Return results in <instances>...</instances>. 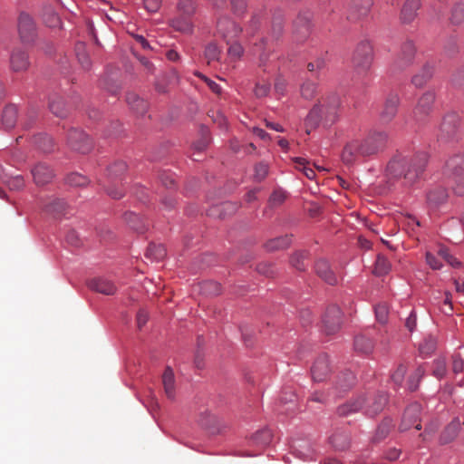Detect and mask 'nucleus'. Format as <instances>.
Segmentation results:
<instances>
[{"instance_id":"54","label":"nucleus","mask_w":464,"mask_h":464,"mask_svg":"<svg viewBox=\"0 0 464 464\" xmlns=\"http://www.w3.org/2000/svg\"><path fill=\"white\" fill-rule=\"evenodd\" d=\"M127 166L123 161H116L113 165L110 166L108 169V174L111 178H119L121 177L124 171L126 170Z\"/></svg>"},{"instance_id":"12","label":"nucleus","mask_w":464,"mask_h":464,"mask_svg":"<svg viewBox=\"0 0 464 464\" xmlns=\"http://www.w3.org/2000/svg\"><path fill=\"white\" fill-rule=\"evenodd\" d=\"M435 94L432 92H424L418 100L413 110V117L417 121H422L432 111Z\"/></svg>"},{"instance_id":"44","label":"nucleus","mask_w":464,"mask_h":464,"mask_svg":"<svg viewBox=\"0 0 464 464\" xmlns=\"http://www.w3.org/2000/svg\"><path fill=\"white\" fill-rule=\"evenodd\" d=\"M256 44V48H260V50H261V53L259 54V59H258V67L260 69H262V71L264 72H266V67L268 64V60H269V52H267L266 49V42L264 39H262L260 41L259 45L257 44Z\"/></svg>"},{"instance_id":"49","label":"nucleus","mask_w":464,"mask_h":464,"mask_svg":"<svg viewBox=\"0 0 464 464\" xmlns=\"http://www.w3.org/2000/svg\"><path fill=\"white\" fill-rule=\"evenodd\" d=\"M436 339L432 336L425 338L420 344V352L422 354H430L436 349Z\"/></svg>"},{"instance_id":"17","label":"nucleus","mask_w":464,"mask_h":464,"mask_svg":"<svg viewBox=\"0 0 464 464\" xmlns=\"http://www.w3.org/2000/svg\"><path fill=\"white\" fill-rule=\"evenodd\" d=\"M314 272L324 282L330 285H335L338 283V276L325 258L320 257L315 261Z\"/></svg>"},{"instance_id":"21","label":"nucleus","mask_w":464,"mask_h":464,"mask_svg":"<svg viewBox=\"0 0 464 464\" xmlns=\"http://www.w3.org/2000/svg\"><path fill=\"white\" fill-rule=\"evenodd\" d=\"M448 196V192L443 187L435 186L427 192V205L430 209H437L447 201Z\"/></svg>"},{"instance_id":"40","label":"nucleus","mask_w":464,"mask_h":464,"mask_svg":"<svg viewBox=\"0 0 464 464\" xmlns=\"http://www.w3.org/2000/svg\"><path fill=\"white\" fill-rule=\"evenodd\" d=\"M258 79L255 84V88L253 90L254 94L256 98H264L266 97L270 92V82L263 78L260 75H257Z\"/></svg>"},{"instance_id":"19","label":"nucleus","mask_w":464,"mask_h":464,"mask_svg":"<svg viewBox=\"0 0 464 464\" xmlns=\"http://www.w3.org/2000/svg\"><path fill=\"white\" fill-rule=\"evenodd\" d=\"M31 174L37 186L48 184L54 177L52 168L44 162L35 164L31 169Z\"/></svg>"},{"instance_id":"23","label":"nucleus","mask_w":464,"mask_h":464,"mask_svg":"<svg viewBox=\"0 0 464 464\" xmlns=\"http://www.w3.org/2000/svg\"><path fill=\"white\" fill-rule=\"evenodd\" d=\"M44 210L54 218H59L65 214L67 204L63 199L50 198L42 203Z\"/></svg>"},{"instance_id":"63","label":"nucleus","mask_w":464,"mask_h":464,"mask_svg":"<svg viewBox=\"0 0 464 464\" xmlns=\"http://www.w3.org/2000/svg\"><path fill=\"white\" fill-rule=\"evenodd\" d=\"M196 75L198 77L203 79L213 92H215L216 94H218V95L221 93L222 89L217 82H215L214 81L204 76L200 72H196Z\"/></svg>"},{"instance_id":"16","label":"nucleus","mask_w":464,"mask_h":464,"mask_svg":"<svg viewBox=\"0 0 464 464\" xmlns=\"http://www.w3.org/2000/svg\"><path fill=\"white\" fill-rule=\"evenodd\" d=\"M18 33L24 43H31L35 37V25L33 18L25 13H22L18 18Z\"/></svg>"},{"instance_id":"38","label":"nucleus","mask_w":464,"mask_h":464,"mask_svg":"<svg viewBox=\"0 0 464 464\" xmlns=\"http://www.w3.org/2000/svg\"><path fill=\"white\" fill-rule=\"evenodd\" d=\"M166 256V249L162 245L150 244L146 251V256L151 260L159 261Z\"/></svg>"},{"instance_id":"62","label":"nucleus","mask_w":464,"mask_h":464,"mask_svg":"<svg viewBox=\"0 0 464 464\" xmlns=\"http://www.w3.org/2000/svg\"><path fill=\"white\" fill-rule=\"evenodd\" d=\"M375 314H376L377 320L380 323L384 324L387 321V317H388L387 306L385 304H378L375 307Z\"/></svg>"},{"instance_id":"46","label":"nucleus","mask_w":464,"mask_h":464,"mask_svg":"<svg viewBox=\"0 0 464 464\" xmlns=\"http://www.w3.org/2000/svg\"><path fill=\"white\" fill-rule=\"evenodd\" d=\"M272 433L269 430H262L252 436V440L259 446H266L270 443Z\"/></svg>"},{"instance_id":"64","label":"nucleus","mask_w":464,"mask_h":464,"mask_svg":"<svg viewBox=\"0 0 464 464\" xmlns=\"http://www.w3.org/2000/svg\"><path fill=\"white\" fill-rule=\"evenodd\" d=\"M149 314L144 309H140L137 313L136 321L137 325L141 329L148 322Z\"/></svg>"},{"instance_id":"59","label":"nucleus","mask_w":464,"mask_h":464,"mask_svg":"<svg viewBox=\"0 0 464 464\" xmlns=\"http://www.w3.org/2000/svg\"><path fill=\"white\" fill-rule=\"evenodd\" d=\"M438 254L440 256H441L445 261H447L452 266H459L460 264L459 261H457V259L453 256H451L449 253L448 248H446L444 246L440 247Z\"/></svg>"},{"instance_id":"30","label":"nucleus","mask_w":464,"mask_h":464,"mask_svg":"<svg viewBox=\"0 0 464 464\" xmlns=\"http://www.w3.org/2000/svg\"><path fill=\"white\" fill-rule=\"evenodd\" d=\"M126 101L131 110L136 111L139 114H143L146 112L148 108V103L143 99L140 98L136 93L130 92L127 94Z\"/></svg>"},{"instance_id":"18","label":"nucleus","mask_w":464,"mask_h":464,"mask_svg":"<svg viewBox=\"0 0 464 464\" xmlns=\"http://www.w3.org/2000/svg\"><path fill=\"white\" fill-rule=\"evenodd\" d=\"M10 68L13 72L26 71L30 66L29 56L26 51L21 47H15L10 54Z\"/></svg>"},{"instance_id":"27","label":"nucleus","mask_w":464,"mask_h":464,"mask_svg":"<svg viewBox=\"0 0 464 464\" xmlns=\"http://www.w3.org/2000/svg\"><path fill=\"white\" fill-rule=\"evenodd\" d=\"M354 375L351 372H344L336 376L334 382V390L337 392H343L350 389L354 383Z\"/></svg>"},{"instance_id":"57","label":"nucleus","mask_w":464,"mask_h":464,"mask_svg":"<svg viewBox=\"0 0 464 464\" xmlns=\"http://www.w3.org/2000/svg\"><path fill=\"white\" fill-rule=\"evenodd\" d=\"M286 198L285 192L281 189L275 190L269 198V204L272 207L281 205Z\"/></svg>"},{"instance_id":"58","label":"nucleus","mask_w":464,"mask_h":464,"mask_svg":"<svg viewBox=\"0 0 464 464\" xmlns=\"http://www.w3.org/2000/svg\"><path fill=\"white\" fill-rule=\"evenodd\" d=\"M84 47L82 44L77 47V58L79 63L82 64L83 69L87 70L90 68L91 62L89 56L84 52Z\"/></svg>"},{"instance_id":"14","label":"nucleus","mask_w":464,"mask_h":464,"mask_svg":"<svg viewBox=\"0 0 464 464\" xmlns=\"http://www.w3.org/2000/svg\"><path fill=\"white\" fill-rule=\"evenodd\" d=\"M373 0H352L349 4L347 19L356 22L370 13Z\"/></svg>"},{"instance_id":"2","label":"nucleus","mask_w":464,"mask_h":464,"mask_svg":"<svg viewBox=\"0 0 464 464\" xmlns=\"http://www.w3.org/2000/svg\"><path fill=\"white\" fill-rule=\"evenodd\" d=\"M388 135L384 131H372L364 139H353L345 144L342 160L344 164L351 165L360 158L373 156L386 147Z\"/></svg>"},{"instance_id":"35","label":"nucleus","mask_w":464,"mask_h":464,"mask_svg":"<svg viewBox=\"0 0 464 464\" xmlns=\"http://www.w3.org/2000/svg\"><path fill=\"white\" fill-rule=\"evenodd\" d=\"M34 143L44 153L53 151L54 144L53 139L46 134H39L34 138Z\"/></svg>"},{"instance_id":"3","label":"nucleus","mask_w":464,"mask_h":464,"mask_svg":"<svg viewBox=\"0 0 464 464\" xmlns=\"http://www.w3.org/2000/svg\"><path fill=\"white\" fill-rule=\"evenodd\" d=\"M340 98L336 93H331L322 98L318 104L314 105L304 121L306 132L315 129L321 122L324 126L334 123L338 118Z\"/></svg>"},{"instance_id":"43","label":"nucleus","mask_w":464,"mask_h":464,"mask_svg":"<svg viewBox=\"0 0 464 464\" xmlns=\"http://www.w3.org/2000/svg\"><path fill=\"white\" fill-rule=\"evenodd\" d=\"M178 11L183 16H191L196 11L194 0H179L178 3Z\"/></svg>"},{"instance_id":"50","label":"nucleus","mask_w":464,"mask_h":464,"mask_svg":"<svg viewBox=\"0 0 464 464\" xmlns=\"http://www.w3.org/2000/svg\"><path fill=\"white\" fill-rule=\"evenodd\" d=\"M300 92L303 98L310 100L316 92V84L311 81H306L302 84Z\"/></svg>"},{"instance_id":"36","label":"nucleus","mask_w":464,"mask_h":464,"mask_svg":"<svg viewBox=\"0 0 464 464\" xmlns=\"http://www.w3.org/2000/svg\"><path fill=\"white\" fill-rule=\"evenodd\" d=\"M354 349L358 353L368 354L373 349V343L371 339L359 335L354 340Z\"/></svg>"},{"instance_id":"41","label":"nucleus","mask_w":464,"mask_h":464,"mask_svg":"<svg viewBox=\"0 0 464 464\" xmlns=\"http://www.w3.org/2000/svg\"><path fill=\"white\" fill-rule=\"evenodd\" d=\"M294 161L295 163V169L302 171L307 179H314L315 178L314 170L307 166L309 162L304 158L298 157L295 158Z\"/></svg>"},{"instance_id":"24","label":"nucleus","mask_w":464,"mask_h":464,"mask_svg":"<svg viewBox=\"0 0 464 464\" xmlns=\"http://www.w3.org/2000/svg\"><path fill=\"white\" fill-rule=\"evenodd\" d=\"M421 5V0H406L401 12V20L404 24L411 23L417 16V11Z\"/></svg>"},{"instance_id":"51","label":"nucleus","mask_w":464,"mask_h":464,"mask_svg":"<svg viewBox=\"0 0 464 464\" xmlns=\"http://www.w3.org/2000/svg\"><path fill=\"white\" fill-rule=\"evenodd\" d=\"M447 372L446 361L443 358H439L433 362L432 374L438 379L444 377Z\"/></svg>"},{"instance_id":"33","label":"nucleus","mask_w":464,"mask_h":464,"mask_svg":"<svg viewBox=\"0 0 464 464\" xmlns=\"http://www.w3.org/2000/svg\"><path fill=\"white\" fill-rule=\"evenodd\" d=\"M393 427H394V423L392 419H390V418L383 419L382 421L379 424V426L375 431L373 440L381 441L383 439H385L389 435L390 431L392 430Z\"/></svg>"},{"instance_id":"45","label":"nucleus","mask_w":464,"mask_h":464,"mask_svg":"<svg viewBox=\"0 0 464 464\" xmlns=\"http://www.w3.org/2000/svg\"><path fill=\"white\" fill-rule=\"evenodd\" d=\"M391 269V264L386 257L379 255L375 266H374V274L377 276L386 275Z\"/></svg>"},{"instance_id":"61","label":"nucleus","mask_w":464,"mask_h":464,"mask_svg":"<svg viewBox=\"0 0 464 464\" xmlns=\"http://www.w3.org/2000/svg\"><path fill=\"white\" fill-rule=\"evenodd\" d=\"M283 33V20L280 17H276L272 22V35L275 39H277Z\"/></svg>"},{"instance_id":"8","label":"nucleus","mask_w":464,"mask_h":464,"mask_svg":"<svg viewBox=\"0 0 464 464\" xmlns=\"http://www.w3.org/2000/svg\"><path fill=\"white\" fill-rule=\"evenodd\" d=\"M416 48L411 41H406L401 46V49L393 62L395 71H402L412 64L415 57Z\"/></svg>"},{"instance_id":"9","label":"nucleus","mask_w":464,"mask_h":464,"mask_svg":"<svg viewBox=\"0 0 464 464\" xmlns=\"http://www.w3.org/2000/svg\"><path fill=\"white\" fill-rule=\"evenodd\" d=\"M68 144L72 150L82 154L90 152L92 149V140L84 132L76 129L69 131Z\"/></svg>"},{"instance_id":"4","label":"nucleus","mask_w":464,"mask_h":464,"mask_svg":"<svg viewBox=\"0 0 464 464\" xmlns=\"http://www.w3.org/2000/svg\"><path fill=\"white\" fill-rule=\"evenodd\" d=\"M387 401L388 398L385 393H377L369 398L361 395L339 406L337 413L339 416H348L363 410L366 415L373 417L383 410Z\"/></svg>"},{"instance_id":"11","label":"nucleus","mask_w":464,"mask_h":464,"mask_svg":"<svg viewBox=\"0 0 464 464\" xmlns=\"http://www.w3.org/2000/svg\"><path fill=\"white\" fill-rule=\"evenodd\" d=\"M421 411V406L418 402L410 404L404 411L400 430L405 431L414 425L415 429L420 430L421 425L420 422V414Z\"/></svg>"},{"instance_id":"53","label":"nucleus","mask_w":464,"mask_h":464,"mask_svg":"<svg viewBox=\"0 0 464 464\" xmlns=\"http://www.w3.org/2000/svg\"><path fill=\"white\" fill-rule=\"evenodd\" d=\"M464 21V3L458 4L451 12L450 22L459 24Z\"/></svg>"},{"instance_id":"31","label":"nucleus","mask_w":464,"mask_h":464,"mask_svg":"<svg viewBox=\"0 0 464 464\" xmlns=\"http://www.w3.org/2000/svg\"><path fill=\"white\" fill-rule=\"evenodd\" d=\"M291 244V237L285 235L268 240L265 247L267 251H276L288 247Z\"/></svg>"},{"instance_id":"7","label":"nucleus","mask_w":464,"mask_h":464,"mask_svg":"<svg viewBox=\"0 0 464 464\" xmlns=\"http://www.w3.org/2000/svg\"><path fill=\"white\" fill-rule=\"evenodd\" d=\"M459 125L458 114L454 112L446 114L440 124L438 139L443 141L455 139L459 134Z\"/></svg>"},{"instance_id":"39","label":"nucleus","mask_w":464,"mask_h":464,"mask_svg":"<svg viewBox=\"0 0 464 464\" xmlns=\"http://www.w3.org/2000/svg\"><path fill=\"white\" fill-rule=\"evenodd\" d=\"M425 369L423 366L419 365L414 372L410 375L407 381L408 389L411 392L417 390L419 386V382L421 378L424 376Z\"/></svg>"},{"instance_id":"29","label":"nucleus","mask_w":464,"mask_h":464,"mask_svg":"<svg viewBox=\"0 0 464 464\" xmlns=\"http://www.w3.org/2000/svg\"><path fill=\"white\" fill-rule=\"evenodd\" d=\"M432 67L429 64H425L421 70L413 75L411 82L417 88H421L432 76Z\"/></svg>"},{"instance_id":"60","label":"nucleus","mask_w":464,"mask_h":464,"mask_svg":"<svg viewBox=\"0 0 464 464\" xmlns=\"http://www.w3.org/2000/svg\"><path fill=\"white\" fill-rule=\"evenodd\" d=\"M268 173V166L266 163H258L255 168V179L257 181L263 180Z\"/></svg>"},{"instance_id":"52","label":"nucleus","mask_w":464,"mask_h":464,"mask_svg":"<svg viewBox=\"0 0 464 464\" xmlns=\"http://www.w3.org/2000/svg\"><path fill=\"white\" fill-rule=\"evenodd\" d=\"M307 252L305 251H298L295 253L291 257V264L294 267H295L298 270H304V259L307 257Z\"/></svg>"},{"instance_id":"47","label":"nucleus","mask_w":464,"mask_h":464,"mask_svg":"<svg viewBox=\"0 0 464 464\" xmlns=\"http://www.w3.org/2000/svg\"><path fill=\"white\" fill-rule=\"evenodd\" d=\"M66 183L70 186L83 187L89 183V179L80 173H71L66 178Z\"/></svg>"},{"instance_id":"34","label":"nucleus","mask_w":464,"mask_h":464,"mask_svg":"<svg viewBox=\"0 0 464 464\" xmlns=\"http://www.w3.org/2000/svg\"><path fill=\"white\" fill-rule=\"evenodd\" d=\"M50 111L57 117L63 118L67 114V110L64 106L63 101L60 96H53L49 100Z\"/></svg>"},{"instance_id":"37","label":"nucleus","mask_w":464,"mask_h":464,"mask_svg":"<svg viewBox=\"0 0 464 464\" xmlns=\"http://www.w3.org/2000/svg\"><path fill=\"white\" fill-rule=\"evenodd\" d=\"M199 292L205 295H217L221 292V286L215 281H205L198 285Z\"/></svg>"},{"instance_id":"28","label":"nucleus","mask_w":464,"mask_h":464,"mask_svg":"<svg viewBox=\"0 0 464 464\" xmlns=\"http://www.w3.org/2000/svg\"><path fill=\"white\" fill-rule=\"evenodd\" d=\"M17 120V108L14 105L6 106L2 113L1 123L5 130L14 127Z\"/></svg>"},{"instance_id":"25","label":"nucleus","mask_w":464,"mask_h":464,"mask_svg":"<svg viewBox=\"0 0 464 464\" xmlns=\"http://www.w3.org/2000/svg\"><path fill=\"white\" fill-rule=\"evenodd\" d=\"M311 26L309 17L299 15L295 21V34L299 42L304 41L310 34Z\"/></svg>"},{"instance_id":"6","label":"nucleus","mask_w":464,"mask_h":464,"mask_svg":"<svg viewBox=\"0 0 464 464\" xmlns=\"http://www.w3.org/2000/svg\"><path fill=\"white\" fill-rule=\"evenodd\" d=\"M373 61V48L368 40L360 42L353 53V66L355 72L360 74H366Z\"/></svg>"},{"instance_id":"55","label":"nucleus","mask_w":464,"mask_h":464,"mask_svg":"<svg viewBox=\"0 0 464 464\" xmlns=\"http://www.w3.org/2000/svg\"><path fill=\"white\" fill-rule=\"evenodd\" d=\"M406 367L404 364H400L396 371L391 375L392 382L397 385L401 386L405 376Z\"/></svg>"},{"instance_id":"26","label":"nucleus","mask_w":464,"mask_h":464,"mask_svg":"<svg viewBox=\"0 0 464 464\" xmlns=\"http://www.w3.org/2000/svg\"><path fill=\"white\" fill-rule=\"evenodd\" d=\"M162 384L166 396L169 400L175 398V377L170 367H167L162 374Z\"/></svg>"},{"instance_id":"32","label":"nucleus","mask_w":464,"mask_h":464,"mask_svg":"<svg viewBox=\"0 0 464 464\" xmlns=\"http://www.w3.org/2000/svg\"><path fill=\"white\" fill-rule=\"evenodd\" d=\"M460 421L459 420H454L453 421H451L442 432L440 436V442L442 444H446L454 440V438L458 435Z\"/></svg>"},{"instance_id":"20","label":"nucleus","mask_w":464,"mask_h":464,"mask_svg":"<svg viewBox=\"0 0 464 464\" xmlns=\"http://www.w3.org/2000/svg\"><path fill=\"white\" fill-rule=\"evenodd\" d=\"M330 371L328 356L322 354L316 358L311 368L312 378L314 382H323L326 379Z\"/></svg>"},{"instance_id":"56","label":"nucleus","mask_w":464,"mask_h":464,"mask_svg":"<svg viewBox=\"0 0 464 464\" xmlns=\"http://www.w3.org/2000/svg\"><path fill=\"white\" fill-rule=\"evenodd\" d=\"M5 183L12 190H19L24 187V178L20 175L9 178Z\"/></svg>"},{"instance_id":"10","label":"nucleus","mask_w":464,"mask_h":464,"mask_svg":"<svg viewBox=\"0 0 464 464\" xmlns=\"http://www.w3.org/2000/svg\"><path fill=\"white\" fill-rule=\"evenodd\" d=\"M341 324L342 312L340 308L335 304L330 305L323 317L324 331L326 334H333L340 329Z\"/></svg>"},{"instance_id":"22","label":"nucleus","mask_w":464,"mask_h":464,"mask_svg":"<svg viewBox=\"0 0 464 464\" xmlns=\"http://www.w3.org/2000/svg\"><path fill=\"white\" fill-rule=\"evenodd\" d=\"M88 287L107 295H114L117 291V287L111 281L101 277L91 279L88 282Z\"/></svg>"},{"instance_id":"48","label":"nucleus","mask_w":464,"mask_h":464,"mask_svg":"<svg viewBox=\"0 0 464 464\" xmlns=\"http://www.w3.org/2000/svg\"><path fill=\"white\" fill-rule=\"evenodd\" d=\"M220 54V50L215 44H209L205 49V59L210 64L214 61H218Z\"/></svg>"},{"instance_id":"1","label":"nucleus","mask_w":464,"mask_h":464,"mask_svg":"<svg viewBox=\"0 0 464 464\" xmlns=\"http://www.w3.org/2000/svg\"><path fill=\"white\" fill-rule=\"evenodd\" d=\"M427 154H396L388 163L386 176L389 179H401L405 187L412 186L421 176L427 163Z\"/></svg>"},{"instance_id":"5","label":"nucleus","mask_w":464,"mask_h":464,"mask_svg":"<svg viewBox=\"0 0 464 464\" xmlns=\"http://www.w3.org/2000/svg\"><path fill=\"white\" fill-rule=\"evenodd\" d=\"M444 176L456 195H464V155L457 154L446 163Z\"/></svg>"},{"instance_id":"42","label":"nucleus","mask_w":464,"mask_h":464,"mask_svg":"<svg viewBox=\"0 0 464 464\" xmlns=\"http://www.w3.org/2000/svg\"><path fill=\"white\" fill-rule=\"evenodd\" d=\"M190 16L178 17L172 20L171 25L172 27L182 33H189L191 32V23L189 21Z\"/></svg>"},{"instance_id":"15","label":"nucleus","mask_w":464,"mask_h":464,"mask_svg":"<svg viewBox=\"0 0 464 464\" xmlns=\"http://www.w3.org/2000/svg\"><path fill=\"white\" fill-rule=\"evenodd\" d=\"M218 34L229 44L241 32V28L229 17H220L217 23Z\"/></svg>"},{"instance_id":"13","label":"nucleus","mask_w":464,"mask_h":464,"mask_svg":"<svg viewBox=\"0 0 464 464\" xmlns=\"http://www.w3.org/2000/svg\"><path fill=\"white\" fill-rule=\"evenodd\" d=\"M401 99L398 93L391 92L387 95L380 112V119L384 123L391 122L397 114Z\"/></svg>"}]
</instances>
